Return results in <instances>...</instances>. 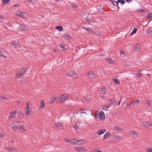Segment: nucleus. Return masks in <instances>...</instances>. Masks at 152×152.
Segmentation results:
<instances>
[{
  "instance_id": "obj_47",
  "label": "nucleus",
  "mask_w": 152,
  "mask_h": 152,
  "mask_svg": "<svg viewBox=\"0 0 152 152\" xmlns=\"http://www.w3.org/2000/svg\"><path fill=\"white\" fill-rule=\"evenodd\" d=\"M19 16L21 18H23V14L22 12H20V13H19Z\"/></svg>"
},
{
  "instance_id": "obj_13",
  "label": "nucleus",
  "mask_w": 152,
  "mask_h": 152,
  "mask_svg": "<svg viewBox=\"0 0 152 152\" xmlns=\"http://www.w3.org/2000/svg\"><path fill=\"white\" fill-rule=\"evenodd\" d=\"M23 75L22 73H21V72L19 71L16 74L15 77L16 78H20L21 76H22Z\"/></svg>"
},
{
  "instance_id": "obj_21",
  "label": "nucleus",
  "mask_w": 152,
  "mask_h": 152,
  "mask_svg": "<svg viewBox=\"0 0 152 152\" xmlns=\"http://www.w3.org/2000/svg\"><path fill=\"white\" fill-rule=\"evenodd\" d=\"M105 132V129H102L99 130L97 132V133L99 135H101L103 134Z\"/></svg>"
},
{
  "instance_id": "obj_8",
  "label": "nucleus",
  "mask_w": 152,
  "mask_h": 152,
  "mask_svg": "<svg viewBox=\"0 0 152 152\" xmlns=\"http://www.w3.org/2000/svg\"><path fill=\"white\" fill-rule=\"evenodd\" d=\"M16 112V111H14L13 112L10 113L8 116V118L10 119L12 118L15 117V116Z\"/></svg>"
},
{
  "instance_id": "obj_19",
  "label": "nucleus",
  "mask_w": 152,
  "mask_h": 152,
  "mask_svg": "<svg viewBox=\"0 0 152 152\" xmlns=\"http://www.w3.org/2000/svg\"><path fill=\"white\" fill-rule=\"evenodd\" d=\"M70 142L72 144H78V140H76V139H72V140H70Z\"/></svg>"
},
{
  "instance_id": "obj_46",
  "label": "nucleus",
  "mask_w": 152,
  "mask_h": 152,
  "mask_svg": "<svg viewBox=\"0 0 152 152\" xmlns=\"http://www.w3.org/2000/svg\"><path fill=\"white\" fill-rule=\"evenodd\" d=\"M23 18H26V16H27V14L26 13H24V12H23Z\"/></svg>"
},
{
  "instance_id": "obj_26",
  "label": "nucleus",
  "mask_w": 152,
  "mask_h": 152,
  "mask_svg": "<svg viewBox=\"0 0 152 152\" xmlns=\"http://www.w3.org/2000/svg\"><path fill=\"white\" fill-rule=\"evenodd\" d=\"M11 44L15 48H16L18 47V45L17 43L15 42H13L11 43Z\"/></svg>"
},
{
  "instance_id": "obj_41",
  "label": "nucleus",
  "mask_w": 152,
  "mask_h": 152,
  "mask_svg": "<svg viewBox=\"0 0 152 152\" xmlns=\"http://www.w3.org/2000/svg\"><path fill=\"white\" fill-rule=\"evenodd\" d=\"M18 117H20V118H21L23 115H22L21 112H18Z\"/></svg>"
},
{
  "instance_id": "obj_3",
  "label": "nucleus",
  "mask_w": 152,
  "mask_h": 152,
  "mask_svg": "<svg viewBox=\"0 0 152 152\" xmlns=\"http://www.w3.org/2000/svg\"><path fill=\"white\" fill-rule=\"evenodd\" d=\"M142 125L144 127L149 128H152V123L150 122H144L142 124Z\"/></svg>"
},
{
  "instance_id": "obj_6",
  "label": "nucleus",
  "mask_w": 152,
  "mask_h": 152,
  "mask_svg": "<svg viewBox=\"0 0 152 152\" xmlns=\"http://www.w3.org/2000/svg\"><path fill=\"white\" fill-rule=\"evenodd\" d=\"M67 75L74 78L75 79H76L77 78V75L73 72H68L67 73Z\"/></svg>"
},
{
  "instance_id": "obj_17",
  "label": "nucleus",
  "mask_w": 152,
  "mask_h": 152,
  "mask_svg": "<svg viewBox=\"0 0 152 152\" xmlns=\"http://www.w3.org/2000/svg\"><path fill=\"white\" fill-rule=\"evenodd\" d=\"M114 138H115L116 140L120 141L121 140V138L117 135H115L113 136Z\"/></svg>"
},
{
  "instance_id": "obj_36",
  "label": "nucleus",
  "mask_w": 152,
  "mask_h": 152,
  "mask_svg": "<svg viewBox=\"0 0 152 152\" xmlns=\"http://www.w3.org/2000/svg\"><path fill=\"white\" fill-rule=\"evenodd\" d=\"M119 2H120L121 4H123L125 3V2L124 0H118L117 3H118Z\"/></svg>"
},
{
  "instance_id": "obj_22",
  "label": "nucleus",
  "mask_w": 152,
  "mask_h": 152,
  "mask_svg": "<svg viewBox=\"0 0 152 152\" xmlns=\"http://www.w3.org/2000/svg\"><path fill=\"white\" fill-rule=\"evenodd\" d=\"M99 116L101 118V119H103L104 117V112L102 111H101L100 112Z\"/></svg>"
},
{
  "instance_id": "obj_24",
  "label": "nucleus",
  "mask_w": 152,
  "mask_h": 152,
  "mask_svg": "<svg viewBox=\"0 0 152 152\" xmlns=\"http://www.w3.org/2000/svg\"><path fill=\"white\" fill-rule=\"evenodd\" d=\"M64 37L65 39L67 40H69L70 39L71 37L70 35L68 34H65L64 35Z\"/></svg>"
},
{
  "instance_id": "obj_32",
  "label": "nucleus",
  "mask_w": 152,
  "mask_h": 152,
  "mask_svg": "<svg viewBox=\"0 0 152 152\" xmlns=\"http://www.w3.org/2000/svg\"><path fill=\"white\" fill-rule=\"evenodd\" d=\"M146 103L148 104L150 107H152V102L149 100L146 101Z\"/></svg>"
},
{
  "instance_id": "obj_42",
  "label": "nucleus",
  "mask_w": 152,
  "mask_h": 152,
  "mask_svg": "<svg viewBox=\"0 0 152 152\" xmlns=\"http://www.w3.org/2000/svg\"><path fill=\"white\" fill-rule=\"evenodd\" d=\"M95 34L96 35H97V36H100V33H99V31H96L95 32Z\"/></svg>"
},
{
  "instance_id": "obj_52",
  "label": "nucleus",
  "mask_w": 152,
  "mask_h": 152,
  "mask_svg": "<svg viewBox=\"0 0 152 152\" xmlns=\"http://www.w3.org/2000/svg\"><path fill=\"white\" fill-rule=\"evenodd\" d=\"M10 0H2L4 4H6Z\"/></svg>"
},
{
  "instance_id": "obj_37",
  "label": "nucleus",
  "mask_w": 152,
  "mask_h": 152,
  "mask_svg": "<svg viewBox=\"0 0 152 152\" xmlns=\"http://www.w3.org/2000/svg\"><path fill=\"white\" fill-rule=\"evenodd\" d=\"M113 80L114 81V82L116 84H118L119 83V81L118 80L116 79H113Z\"/></svg>"
},
{
  "instance_id": "obj_14",
  "label": "nucleus",
  "mask_w": 152,
  "mask_h": 152,
  "mask_svg": "<svg viewBox=\"0 0 152 152\" xmlns=\"http://www.w3.org/2000/svg\"><path fill=\"white\" fill-rule=\"evenodd\" d=\"M57 97L56 96H53L51 97L50 98V103L52 104L54 102L55 100L57 99Z\"/></svg>"
},
{
  "instance_id": "obj_50",
  "label": "nucleus",
  "mask_w": 152,
  "mask_h": 152,
  "mask_svg": "<svg viewBox=\"0 0 152 152\" xmlns=\"http://www.w3.org/2000/svg\"><path fill=\"white\" fill-rule=\"evenodd\" d=\"M146 150L148 152H152V148H148L146 149Z\"/></svg>"
},
{
  "instance_id": "obj_25",
  "label": "nucleus",
  "mask_w": 152,
  "mask_h": 152,
  "mask_svg": "<svg viewBox=\"0 0 152 152\" xmlns=\"http://www.w3.org/2000/svg\"><path fill=\"white\" fill-rule=\"evenodd\" d=\"M110 106V104H107L106 105L102 107V109L106 110H107V109Z\"/></svg>"
},
{
  "instance_id": "obj_18",
  "label": "nucleus",
  "mask_w": 152,
  "mask_h": 152,
  "mask_svg": "<svg viewBox=\"0 0 152 152\" xmlns=\"http://www.w3.org/2000/svg\"><path fill=\"white\" fill-rule=\"evenodd\" d=\"M45 106V103L43 102V100H42L41 101V103H40V105L39 107V109H41L43 108H44Z\"/></svg>"
},
{
  "instance_id": "obj_28",
  "label": "nucleus",
  "mask_w": 152,
  "mask_h": 152,
  "mask_svg": "<svg viewBox=\"0 0 152 152\" xmlns=\"http://www.w3.org/2000/svg\"><path fill=\"white\" fill-rule=\"evenodd\" d=\"M110 1L115 5L116 6L118 7V4L117 3V1H114L113 0H110Z\"/></svg>"
},
{
  "instance_id": "obj_15",
  "label": "nucleus",
  "mask_w": 152,
  "mask_h": 152,
  "mask_svg": "<svg viewBox=\"0 0 152 152\" xmlns=\"http://www.w3.org/2000/svg\"><path fill=\"white\" fill-rule=\"evenodd\" d=\"M106 61L107 62V63L110 64H114V61L113 60H112L111 59L106 58Z\"/></svg>"
},
{
  "instance_id": "obj_62",
  "label": "nucleus",
  "mask_w": 152,
  "mask_h": 152,
  "mask_svg": "<svg viewBox=\"0 0 152 152\" xmlns=\"http://www.w3.org/2000/svg\"><path fill=\"white\" fill-rule=\"evenodd\" d=\"M65 141L66 142H70V140H69V139H65Z\"/></svg>"
},
{
  "instance_id": "obj_23",
  "label": "nucleus",
  "mask_w": 152,
  "mask_h": 152,
  "mask_svg": "<svg viewBox=\"0 0 152 152\" xmlns=\"http://www.w3.org/2000/svg\"><path fill=\"white\" fill-rule=\"evenodd\" d=\"M12 128L13 130H16L17 129V126L15 123H13L12 125Z\"/></svg>"
},
{
  "instance_id": "obj_2",
  "label": "nucleus",
  "mask_w": 152,
  "mask_h": 152,
  "mask_svg": "<svg viewBox=\"0 0 152 152\" xmlns=\"http://www.w3.org/2000/svg\"><path fill=\"white\" fill-rule=\"evenodd\" d=\"M31 109L30 107L29 103H27L26 104V107L25 110V113L26 115H28L30 113V111H31Z\"/></svg>"
},
{
  "instance_id": "obj_20",
  "label": "nucleus",
  "mask_w": 152,
  "mask_h": 152,
  "mask_svg": "<svg viewBox=\"0 0 152 152\" xmlns=\"http://www.w3.org/2000/svg\"><path fill=\"white\" fill-rule=\"evenodd\" d=\"M146 32L150 37H152V31L150 29L147 30Z\"/></svg>"
},
{
  "instance_id": "obj_54",
  "label": "nucleus",
  "mask_w": 152,
  "mask_h": 152,
  "mask_svg": "<svg viewBox=\"0 0 152 152\" xmlns=\"http://www.w3.org/2000/svg\"><path fill=\"white\" fill-rule=\"evenodd\" d=\"M83 28L84 29H85L86 30L88 31V30H89V28L88 27H85L84 26H83Z\"/></svg>"
},
{
  "instance_id": "obj_5",
  "label": "nucleus",
  "mask_w": 152,
  "mask_h": 152,
  "mask_svg": "<svg viewBox=\"0 0 152 152\" xmlns=\"http://www.w3.org/2000/svg\"><path fill=\"white\" fill-rule=\"evenodd\" d=\"M128 134L134 138H136L138 136L136 132H135L134 131H132L129 132H128Z\"/></svg>"
},
{
  "instance_id": "obj_39",
  "label": "nucleus",
  "mask_w": 152,
  "mask_h": 152,
  "mask_svg": "<svg viewBox=\"0 0 152 152\" xmlns=\"http://www.w3.org/2000/svg\"><path fill=\"white\" fill-rule=\"evenodd\" d=\"M152 18V13H149L148 15V17H147V18L148 19H151Z\"/></svg>"
},
{
  "instance_id": "obj_51",
  "label": "nucleus",
  "mask_w": 152,
  "mask_h": 152,
  "mask_svg": "<svg viewBox=\"0 0 152 152\" xmlns=\"http://www.w3.org/2000/svg\"><path fill=\"white\" fill-rule=\"evenodd\" d=\"M120 55L122 56H124V53L122 51H120Z\"/></svg>"
},
{
  "instance_id": "obj_40",
  "label": "nucleus",
  "mask_w": 152,
  "mask_h": 152,
  "mask_svg": "<svg viewBox=\"0 0 152 152\" xmlns=\"http://www.w3.org/2000/svg\"><path fill=\"white\" fill-rule=\"evenodd\" d=\"M135 104V100H134L131 102L130 104H129V105H131V106H134Z\"/></svg>"
},
{
  "instance_id": "obj_30",
  "label": "nucleus",
  "mask_w": 152,
  "mask_h": 152,
  "mask_svg": "<svg viewBox=\"0 0 152 152\" xmlns=\"http://www.w3.org/2000/svg\"><path fill=\"white\" fill-rule=\"evenodd\" d=\"M101 88V93L102 94H105V89L104 88V87L103 86H102L100 88Z\"/></svg>"
},
{
  "instance_id": "obj_27",
  "label": "nucleus",
  "mask_w": 152,
  "mask_h": 152,
  "mask_svg": "<svg viewBox=\"0 0 152 152\" xmlns=\"http://www.w3.org/2000/svg\"><path fill=\"white\" fill-rule=\"evenodd\" d=\"M113 128L115 130H117L118 131H120L122 129L121 128H120L117 126H114Z\"/></svg>"
},
{
  "instance_id": "obj_57",
  "label": "nucleus",
  "mask_w": 152,
  "mask_h": 152,
  "mask_svg": "<svg viewBox=\"0 0 152 152\" xmlns=\"http://www.w3.org/2000/svg\"><path fill=\"white\" fill-rule=\"evenodd\" d=\"M141 75V74L140 73H138L137 75V76L138 77H140V76Z\"/></svg>"
},
{
  "instance_id": "obj_43",
  "label": "nucleus",
  "mask_w": 152,
  "mask_h": 152,
  "mask_svg": "<svg viewBox=\"0 0 152 152\" xmlns=\"http://www.w3.org/2000/svg\"><path fill=\"white\" fill-rule=\"evenodd\" d=\"M4 99H5L4 97L1 96H0V99L1 101H4Z\"/></svg>"
},
{
  "instance_id": "obj_63",
  "label": "nucleus",
  "mask_w": 152,
  "mask_h": 152,
  "mask_svg": "<svg viewBox=\"0 0 152 152\" xmlns=\"http://www.w3.org/2000/svg\"><path fill=\"white\" fill-rule=\"evenodd\" d=\"M85 113L86 114V113H85V112H80V114H82V113Z\"/></svg>"
},
{
  "instance_id": "obj_59",
  "label": "nucleus",
  "mask_w": 152,
  "mask_h": 152,
  "mask_svg": "<svg viewBox=\"0 0 152 152\" xmlns=\"http://www.w3.org/2000/svg\"><path fill=\"white\" fill-rule=\"evenodd\" d=\"M74 128L75 129V130H77L78 127V126H77V125H75V126H74Z\"/></svg>"
},
{
  "instance_id": "obj_16",
  "label": "nucleus",
  "mask_w": 152,
  "mask_h": 152,
  "mask_svg": "<svg viewBox=\"0 0 152 152\" xmlns=\"http://www.w3.org/2000/svg\"><path fill=\"white\" fill-rule=\"evenodd\" d=\"M109 102L111 104L115 105L116 104L115 100L114 99H110L109 100Z\"/></svg>"
},
{
  "instance_id": "obj_38",
  "label": "nucleus",
  "mask_w": 152,
  "mask_h": 152,
  "mask_svg": "<svg viewBox=\"0 0 152 152\" xmlns=\"http://www.w3.org/2000/svg\"><path fill=\"white\" fill-rule=\"evenodd\" d=\"M0 56L6 58V57L4 55V53L1 51H0Z\"/></svg>"
},
{
  "instance_id": "obj_10",
  "label": "nucleus",
  "mask_w": 152,
  "mask_h": 152,
  "mask_svg": "<svg viewBox=\"0 0 152 152\" xmlns=\"http://www.w3.org/2000/svg\"><path fill=\"white\" fill-rule=\"evenodd\" d=\"M88 77L90 78H94L95 77V75L94 72H91L88 74Z\"/></svg>"
},
{
  "instance_id": "obj_44",
  "label": "nucleus",
  "mask_w": 152,
  "mask_h": 152,
  "mask_svg": "<svg viewBox=\"0 0 152 152\" xmlns=\"http://www.w3.org/2000/svg\"><path fill=\"white\" fill-rule=\"evenodd\" d=\"M4 20V18L1 15H0V22H3Z\"/></svg>"
},
{
  "instance_id": "obj_11",
  "label": "nucleus",
  "mask_w": 152,
  "mask_h": 152,
  "mask_svg": "<svg viewBox=\"0 0 152 152\" xmlns=\"http://www.w3.org/2000/svg\"><path fill=\"white\" fill-rule=\"evenodd\" d=\"M134 47L135 50L137 52H139L140 49V45L138 44H136L134 45Z\"/></svg>"
},
{
  "instance_id": "obj_48",
  "label": "nucleus",
  "mask_w": 152,
  "mask_h": 152,
  "mask_svg": "<svg viewBox=\"0 0 152 152\" xmlns=\"http://www.w3.org/2000/svg\"><path fill=\"white\" fill-rule=\"evenodd\" d=\"M72 7L75 10H77L78 9V7H77V6L74 5H72Z\"/></svg>"
},
{
  "instance_id": "obj_55",
  "label": "nucleus",
  "mask_w": 152,
  "mask_h": 152,
  "mask_svg": "<svg viewBox=\"0 0 152 152\" xmlns=\"http://www.w3.org/2000/svg\"><path fill=\"white\" fill-rule=\"evenodd\" d=\"M137 31V29L136 28H134L132 32H133V33H135Z\"/></svg>"
},
{
  "instance_id": "obj_49",
  "label": "nucleus",
  "mask_w": 152,
  "mask_h": 152,
  "mask_svg": "<svg viewBox=\"0 0 152 152\" xmlns=\"http://www.w3.org/2000/svg\"><path fill=\"white\" fill-rule=\"evenodd\" d=\"M84 99L87 102H88V99L87 97H84Z\"/></svg>"
},
{
  "instance_id": "obj_45",
  "label": "nucleus",
  "mask_w": 152,
  "mask_h": 152,
  "mask_svg": "<svg viewBox=\"0 0 152 152\" xmlns=\"http://www.w3.org/2000/svg\"><path fill=\"white\" fill-rule=\"evenodd\" d=\"M60 47L62 49H63V50H64V49H65V46L64 45H60Z\"/></svg>"
},
{
  "instance_id": "obj_56",
  "label": "nucleus",
  "mask_w": 152,
  "mask_h": 152,
  "mask_svg": "<svg viewBox=\"0 0 152 152\" xmlns=\"http://www.w3.org/2000/svg\"><path fill=\"white\" fill-rule=\"evenodd\" d=\"M138 11L140 12L143 13V12H144L145 11V10H143L142 9H140L138 10Z\"/></svg>"
},
{
  "instance_id": "obj_60",
  "label": "nucleus",
  "mask_w": 152,
  "mask_h": 152,
  "mask_svg": "<svg viewBox=\"0 0 152 152\" xmlns=\"http://www.w3.org/2000/svg\"><path fill=\"white\" fill-rule=\"evenodd\" d=\"M5 136L4 135L2 134H0V138L1 137H3Z\"/></svg>"
},
{
  "instance_id": "obj_7",
  "label": "nucleus",
  "mask_w": 152,
  "mask_h": 152,
  "mask_svg": "<svg viewBox=\"0 0 152 152\" xmlns=\"http://www.w3.org/2000/svg\"><path fill=\"white\" fill-rule=\"evenodd\" d=\"M6 149H7L8 151L11 152H15L18 151V149L17 148L10 147H7L5 148Z\"/></svg>"
},
{
  "instance_id": "obj_12",
  "label": "nucleus",
  "mask_w": 152,
  "mask_h": 152,
  "mask_svg": "<svg viewBox=\"0 0 152 152\" xmlns=\"http://www.w3.org/2000/svg\"><path fill=\"white\" fill-rule=\"evenodd\" d=\"M18 128L19 130L21 132H23L26 130L25 128L23 127L21 125L19 126Z\"/></svg>"
},
{
  "instance_id": "obj_58",
  "label": "nucleus",
  "mask_w": 152,
  "mask_h": 152,
  "mask_svg": "<svg viewBox=\"0 0 152 152\" xmlns=\"http://www.w3.org/2000/svg\"><path fill=\"white\" fill-rule=\"evenodd\" d=\"M135 103L137 104H139V103L140 101L138 100H135Z\"/></svg>"
},
{
  "instance_id": "obj_64",
  "label": "nucleus",
  "mask_w": 152,
  "mask_h": 152,
  "mask_svg": "<svg viewBox=\"0 0 152 152\" xmlns=\"http://www.w3.org/2000/svg\"><path fill=\"white\" fill-rule=\"evenodd\" d=\"M125 0L126 2H129L130 1H132V0Z\"/></svg>"
},
{
  "instance_id": "obj_34",
  "label": "nucleus",
  "mask_w": 152,
  "mask_h": 152,
  "mask_svg": "<svg viewBox=\"0 0 152 152\" xmlns=\"http://www.w3.org/2000/svg\"><path fill=\"white\" fill-rule=\"evenodd\" d=\"M26 69L25 67H23L22 69L20 71V72H21V73H22L23 75L26 72Z\"/></svg>"
},
{
  "instance_id": "obj_4",
  "label": "nucleus",
  "mask_w": 152,
  "mask_h": 152,
  "mask_svg": "<svg viewBox=\"0 0 152 152\" xmlns=\"http://www.w3.org/2000/svg\"><path fill=\"white\" fill-rule=\"evenodd\" d=\"M74 148L78 152H84L86 151V149L83 147L75 146Z\"/></svg>"
},
{
  "instance_id": "obj_35",
  "label": "nucleus",
  "mask_w": 152,
  "mask_h": 152,
  "mask_svg": "<svg viewBox=\"0 0 152 152\" xmlns=\"http://www.w3.org/2000/svg\"><path fill=\"white\" fill-rule=\"evenodd\" d=\"M56 29H57L59 31H62L63 30V28L61 26H59L58 27H57L56 28Z\"/></svg>"
},
{
  "instance_id": "obj_1",
  "label": "nucleus",
  "mask_w": 152,
  "mask_h": 152,
  "mask_svg": "<svg viewBox=\"0 0 152 152\" xmlns=\"http://www.w3.org/2000/svg\"><path fill=\"white\" fill-rule=\"evenodd\" d=\"M68 97V95L66 94H64L61 95L58 99V101L59 102H61L63 101H66V99Z\"/></svg>"
},
{
  "instance_id": "obj_29",
  "label": "nucleus",
  "mask_w": 152,
  "mask_h": 152,
  "mask_svg": "<svg viewBox=\"0 0 152 152\" xmlns=\"http://www.w3.org/2000/svg\"><path fill=\"white\" fill-rule=\"evenodd\" d=\"M20 28L22 30H27L28 29V27L24 25H22L21 26Z\"/></svg>"
},
{
  "instance_id": "obj_9",
  "label": "nucleus",
  "mask_w": 152,
  "mask_h": 152,
  "mask_svg": "<svg viewBox=\"0 0 152 152\" xmlns=\"http://www.w3.org/2000/svg\"><path fill=\"white\" fill-rule=\"evenodd\" d=\"M55 125L56 127H58V128L60 129H64V128L63 127V125L62 124L58 122L57 123H56L55 124Z\"/></svg>"
},
{
  "instance_id": "obj_31",
  "label": "nucleus",
  "mask_w": 152,
  "mask_h": 152,
  "mask_svg": "<svg viewBox=\"0 0 152 152\" xmlns=\"http://www.w3.org/2000/svg\"><path fill=\"white\" fill-rule=\"evenodd\" d=\"M78 143L79 144H83L86 143V142L84 140H78Z\"/></svg>"
},
{
  "instance_id": "obj_33",
  "label": "nucleus",
  "mask_w": 152,
  "mask_h": 152,
  "mask_svg": "<svg viewBox=\"0 0 152 152\" xmlns=\"http://www.w3.org/2000/svg\"><path fill=\"white\" fill-rule=\"evenodd\" d=\"M110 134V133L109 132L106 133L104 135L103 139H106L107 137Z\"/></svg>"
},
{
  "instance_id": "obj_53",
  "label": "nucleus",
  "mask_w": 152,
  "mask_h": 152,
  "mask_svg": "<svg viewBox=\"0 0 152 152\" xmlns=\"http://www.w3.org/2000/svg\"><path fill=\"white\" fill-rule=\"evenodd\" d=\"M86 20L88 21L89 23H90V22L91 21V20L90 18H87L86 19Z\"/></svg>"
},
{
  "instance_id": "obj_61",
  "label": "nucleus",
  "mask_w": 152,
  "mask_h": 152,
  "mask_svg": "<svg viewBox=\"0 0 152 152\" xmlns=\"http://www.w3.org/2000/svg\"><path fill=\"white\" fill-rule=\"evenodd\" d=\"M89 33L90 34H92L93 33V31L92 30H89Z\"/></svg>"
}]
</instances>
